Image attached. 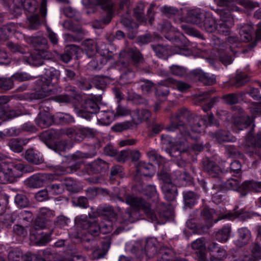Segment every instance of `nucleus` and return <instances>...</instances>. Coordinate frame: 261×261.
I'll list each match as a JSON object with an SVG mask.
<instances>
[{
    "mask_svg": "<svg viewBox=\"0 0 261 261\" xmlns=\"http://www.w3.org/2000/svg\"><path fill=\"white\" fill-rule=\"evenodd\" d=\"M111 199L124 202L129 205L132 207L140 210L142 209L146 216L152 222L159 223L162 219H167L170 215L171 212L168 207L163 203L159 201L155 204L154 207L153 205H151L142 198L127 195L124 201L119 196H114L111 197Z\"/></svg>",
    "mask_w": 261,
    "mask_h": 261,
    "instance_id": "obj_1",
    "label": "nucleus"
},
{
    "mask_svg": "<svg viewBox=\"0 0 261 261\" xmlns=\"http://www.w3.org/2000/svg\"><path fill=\"white\" fill-rule=\"evenodd\" d=\"M60 71L54 67L45 69L44 76L40 77L37 81L38 98H42L49 95H55L61 92V87H55L53 83L57 82L60 77Z\"/></svg>",
    "mask_w": 261,
    "mask_h": 261,
    "instance_id": "obj_2",
    "label": "nucleus"
},
{
    "mask_svg": "<svg viewBox=\"0 0 261 261\" xmlns=\"http://www.w3.org/2000/svg\"><path fill=\"white\" fill-rule=\"evenodd\" d=\"M193 114L186 108L179 109L175 114H172L170 117V124L166 127L170 132H176L177 134L185 137L189 135V129L187 124L181 119L185 118L187 123Z\"/></svg>",
    "mask_w": 261,
    "mask_h": 261,
    "instance_id": "obj_3",
    "label": "nucleus"
},
{
    "mask_svg": "<svg viewBox=\"0 0 261 261\" xmlns=\"http://www.w3.org/2000/svg\"><path fill=\"white\" fill-rule=\"evenodd\" d=\"M24 166L21 163L0 162V183L15 182L21 176V173L23 172Z\"/></svg>",
    "mask_w": 261,
    "mask_h": 261,
    "instance_id": "obj_4",
    "label": "nucleus"
},
{
    "mask_svg": "<svg viewBox=\"0 0 261 261\" xmlns=\"http://www.w3.org/2000/svg\"><path fill=\"white\" fill-rule=\"evenodd\" d=\"M75 225L83 229H86L93 236H96L99 233V225L96 218L92 215H81L74 219Z\"/></svg>",
    "mask_w": 261,
    "mask_h": 261,
    "instance_id": "obj_5",
    "label": "nucleus"
},
{
    "mask_svg": "<svg viewBox=\"0 0 261 261\" xmlns=\"http://www.w3.org/2000/svg\"><path fill=\"white\" fill-rule=\"evenodd\" d=\"M188 136H182L180 134H177L176 138L175 144L169 150V153L170 156L177 159L178 161L181 160V163H178V166H184L186 160L184 159V154L187 152L189 148L187 139Z\"/></svg>",
    "mask_w": 261,
    "mask_h": 261,
    "instance_id": "obj_6",
    "label": "nucleus"
},
{
    "mask_svg": "<svg viewBox=\"0 0 261 261\" xmlns=\"http://www.w3.org/2000/svg\"><path fill=\"white\" fill-rule=\"evenodd\" d=\"M107 13L105 17L100 20H96L94 22V27L96 29L103 28V25L109 24L115 13V5L112 0H101L97 5Z\"/></svg>",
    "mask_w": 261,
    "mask_h": 261,
    "instance_id": "obj_7",
    "label": "nucleus"
},
{
    "mask_svg": "<svg viewBox=\"0 0 261 261\" xmlns=\"http://www.w3.org/2000/svg\"><path fill=\"white\" fill-rule=\"evenodd\" d=\"M38 6L36 0H13L11 5V11L15 16H19L22 12V9L30 13L36 11Z\"/></svg>",
    "mask_w": 261,
    "mask_h": 261,
    "instance_id": "obj_8",
    "label": "nucleus"
},
{
    "mask_svg": "<svg viewBox=\"0 0 261 261\" xmlns=\"http://www.w3.org/2000/svg\"><path fill=\"white\" fill-rule=\"evenodd\" d=\"M39 11L41 17L38 14H33L27 16L26 23L29 29L37 30L42 23L46 21L47 14L46 0H42Z\"/></svg>",
    "mask_w": 261,
    "mask_h": 261,
    "instance_id": "obj_9",
    "label": "nucleus"
},
{
    "mask_svg": "<svg viewBox=\"0 0 261 261\" xmlns=\"http://www.w3.org/2000/svg\"><path fill=\"white\" fill-rule=\"evenodd\" d=\"M97 103L93 100L88 99L84 101L80 108L75 107V112L77 115L87 120H90L92 115L98 110Z\"/></svg>",
    "mask_w": 261,
    "mask_h": 261,
    "instance_id": "obj_10",
    "label": "nucleus"
},
{
    "mask_svg": "<svg viewBox=\"0 0 261 261\" xmlns=\"http://www.w3.org/2000/svg\"><path fill=\"white\" fill-rule=\"evenodd\" d=\"M46 102H42L39 106L40 112L35 119L36 124L44 128L51 125L54 122V116L48 112V108L46 107Z\"/></svg>",
    "mask_w": 261,
    "mask_h": 261,
    "instance_id": "obj_11",
    "label": "nucleus"
},
{
    "mask_svg": "<svg viewBox=\"0 0 261 261\" xmlns=\"http://www.w3.org/2000/svg\"><path fill=\"white\" fill-rule=\"evenodd\" d=\"M120 62L122 64H127L132 60L135 64L140 63L143 61V57L140 51L136 49L127 48L119 53Z\"/></svg>",
    "mask_w": 261,
    "mask_h": 261,
    "instance_id": "obj_12",
    "label": "nucleus"
},
{
    "mask_svg": "<svg viewBox=\"0 0 261 261\" xmlns=\"http://www.w3.org/2000/svg\"><path fill=\"white\" fill-rule=\"evenodd\" d=\"M55 177L51 174L39 173L34 174L25 181L26 185L32 188H37L43 186L47 180L53 181Z\"/></svg>",
    "mask_w": 261,
    "mask_h": 261,
    "instance_id": "obj_13",
    "label": "nucleus"
},
{
    "mask_svg": "<svg viewBox=\"0 0 261 261\" xmlns=\"http://www.w3.org/2000/svg\"><path fill=\"white\" fill-rule=\"evenodd\" d=\"M156 244L157 242L155 240H147L144 245V249H138L136 253L139 256L145 254L149 258L152 257L157 252Z\"/></svg>",
    "mask_w": 261,
    "mask_h": 261,
    "instance_id": "obj_14",
    "label": "nucleus"
},
{
    "mask_svg": "<svg viewBox=\"0 0 261 261\" xmlns=\"http://www.w3.org/2000/svg\"><path fill=\"white\" fill-rule=\"evenodd\" d=\"M101 79L98 76L90 77L88 79L81 78L76 81V85L82 90H87L91 89L92 85L95 86L97 88H100L101 87L99 84Z\"/></svg>",
    "mask_w": 261,
    "mask_h": 261,
    "instance_id": "obj_15",
    "label": "nucleus"
},
{
    "mask_svg": "<svg viewBox=\"0 0 261 261\" xmlns=\"http://www.w3.org/2000/svg\"><path fill=\"white\" fill-rule=\"evenodd\" d=\"M217 23L211 13L205 12L199 27L207 32L212 33L216 31Z\"/></svg>",
    "mask_w": 261,
    "mask_h": 261,
    "instance_id": "obj_16",
    "label": "nucleus"
},
{
    "mask_svg": "<svg viewBox=\"0 0 261 261\" xmlns=\"http://www.w3.org/2000/svg\"><path fill=\"white\" fill-rule=\"evenodd\" d=\"M205 121L204 119L201 118V117L193 115L191 118L189 119L187 126L189 130L191 129L194 132L200 133L204 128Z\"/></svg>",
    "mask_w": 261,
    "mask_h": 261,
    "instance_id": "obj_17",
    "label": "nucleus"
},
{
    "mask_svg": "<svg viewBox=\"0 0 261 261\" xmlns=\"http://www.w3.org/2000/svg\"><path fill=\"white\" fill-rule=\"evenodd\" d=\"M192 73L205 85H212L216 83V77L214 75H210L209 73L204 72L200 69H195L193 71Z\"/></svg>",
    "mask_w": 261,
    "mask_h": 261,
    "instance_id": "obj_18",
    "label": "nucleus"
},
{
    "mask_svg": "<svg viewBox=\"0 0 261 261\" xmlns=\"http://www.w3.org/2000/svg\"><path fill=\"white\" fill-rule=\"evenodd\" d=\"M242 188L245 191L242 193V196H245L248 192H261V181L246 180L242 184Z\"/></svg>",
    "mask_w": 261,
    "mask_h": 261,
    "instance_id": "obj_19",
    "label": "nucleus"
},
{
    "mask_svg": "<svg viewBox=\"0 0 261 261\" xmlns=\"http://www.w3.org/2000/svg\"><path fill=\"white\" fill-rule=\"evenodd\" d=\"M204 170L211 176L217 177L221 173L220 167L213 161L206 158L203 160Z\"/></svg>",
    "mask_w": 261,
    "mask_h": 261,
    "instance_id": "obj_20",
    "label": "nucleus"
},
{
    "mask_svg": "<svg viewBox=\"0 0 261 261\" xmlns=\"http://www.w3.org/2000/svg\"><path fill=\"white\" fill-rule=\"evenodd\" d=\"M191 247L193 249L197 250L196 253L199 259L204 261L206 258L205 250L206 246L204 244L203 238L198 239L191 243Z\"/></svg>",
    "mask_w": 261,
    "mask_h": 261,
    "instance_id": "obj_21",
    "label": "nucleus"
},
{
    "mask_svg": "<svg viewBox=\"0 0 261 261\" xmlns=\"http://www.w3.org/2000/svg\"><path fill=\"white\" fill-rule=\"evenodd\" d=\"M136 167L139 175L152 176L154 174V167L151 164L140 162L137 163Z\"/></svg>",
    "mask_w": 261,
    "mask_h": 261,
    "instance_id": "obj_22",
    "label": "nucleus"
},
{
    "mask_svg": "<svg viewBox=\"0 0 261 261\" xmlns=\"http://www.w3.org/2000/svg\"><path fill=\"white\" fill-rule=\"evenodd\" d=\"M211 136L219 143L234 142L236 140V138L230 132L223 130H220L216 133H212Z\"/></svg>",
    "mask_w": 261,
    "mask_h": 261,
    "instance_id": "obj_23",
    "label": "nucleus"
},
{
    "mask_svg": "<svg viewBox=\"0 0 261 261\" xmlns=\"http://www.w3.org/2000/svg\"><path fill=\"white\" fill-rule=\"evenodd\" d=\"M238 238L235 241V244L237 246L242 247L248 243L251 238V232L247 228L243 227L238 229Z\"/></svg>",
    "mask_w": 261,
    "mask_h": 261,
    "instance_id": "obj_24",
    "label": "nucleus"
},
{
    "mask_svg": "<svg viewBox=\"0 0 261 261\" xmlns=\"http://www.w3.org/2000/svg\"><path fill=\"white\" fill-rule=\"evenodd\" d=\"M253 119L248 116H244L235 120L233 125V129L236 132L247 128L253 122Z\"/></svg>",
    "mask_w": 261,
    "mask_h": 261,
    "instance_id": "obj_25",
    "label": "nucleus"
},
{
    "mask_svg": "<svg viewBox=\"0 0 261 261\" xmlns=\"http://www.w3.org/2000/svg\"><path fill=\"white\" fill-rule=\"evenodd\" d=\"M162 189L165 197L167 200L172 201L175 199L177 194V188L174 183L163 184Z\"/></svg>",
    "mask_w": 261,
    "mask_h": 261,
    "instance_id": "obj_26",
    "label": "nucleus"
},
{
    "mask_svg": "<svg viewBox=\"0 0 261 261\" xmlns=\"http://www.w3.org/2000/svg\"><path fill=\"white\" fill-rule=\"evenodd\" d=\"M116 114L112 111H100L97 115V120L99 123L102 125H108L114 120Z\"/></svg>",
    "mask_w": 261,
    "mask_h": 261,
    "instance_id": "obj_27",
    "label": "nucleus"
},
{
    "mask_svg": "<svg viewBox=\"0 0 261 261\" xmlns=\"http://www.w3.org/2000/svg\"><path fill=\"white\" fill-rule=\"evenodd\" d=\"M29 140L22 138H13L9 140L8 146L15 152H20L23 150V146L27 144Z\"/></svg>",
    "mask_w": 261,
    "mask_h": 261,
    "instance_id": "obj_28",
    "label": "nucleus"
},
{
    "mask_svg": "<svg viewBox=\"0 0 261 261\" xmlns=\"http://www.w3.org/2000/svg\"><path fill=\"white\" fill-rule=\"evenodd\" d=\"M27 41L35 48V50L46 48L47 45V39L43 36H32L27 39Z\"/></svg>",
    "mask_w": 261,
    "mask_h": 261,
    "instance_id": "obj_29",
    "label": "nucleus"
},
{
    "mask_svg": "<svg viewBox=\"0 0 261 261\" xmlns=\"http://www.w3.org/2000/svg\"><path fill=\"white\" fill-rule=\"evenodd\" d=\"M89 169L94 173H100L108 169V164L105 161L98 159L88 165Z\"/></svg>",
    "mask_w": 261,
    "mask_h": 261,
    "instance_id": "obj_30",
    "label": "nucleus"
},
{
    "mask_svg": "<svg viewBox=\"0 0 261 261\" xmlns=\"http://www.w3.org/2000/svg\"><path fill=\"white\" fill-rule=\"evenodd\" d=\"M252 27L249 24L240 25L239 34L240 40L244 42H249L252 39Z\"/></svg>",
    "mask_w": 261,
    "mask_h": 261,
    "instance_id": "obj_31",
    "label": "nucleus"
},
{
    "mask_svg": "<svg viewBox=\"0 0 261 261\" xmlns=\"http://www.w3.org/2000/svg\"><path fill=\"white\" fill-rule=\"evenodd\" d=\"M251 254L245 255V261H257L261 259V246L253 244L250 247Z\"/></svg>",
    "mask_w": 261,
    "mask_h": 261,
    "instance_id": "obj_32",
    "label": "nucleus"
},
{
    "mask_svg": "<svg viewBox=\"0 0 261 261\" xmlns=\"http://www.w3.org/2000/svg\"><path fill=\"white\" fill-rule=\"evenodd\" d=\"M204 16V14H202L197 10H191L188 12L187 19L189 22L196 24L200 27Z\"/></svg>",
    "mask_w": 261,
    "mask_h": 261,
    "instance_id": "obj_33",
    "label": "nucleus"
},
{
    "mask_svg": "<svg viewBox=\"0 0 261 261\" xmlns=\"http://www.w3.org/2000/svg\"><path fill=\"white\" fill-rule=\"evenodd\" d=\"M24 158L29 162L39 164L42 162V159L39 153L33 149L26 150Z\"/></svg>",
    "mask_w": 261,
    "mask_h": 261,
    "instance_id": "obj_34",
    "label": "nucleus"
},
{
    "mask_svg": "<svg viewBox=\"0 0 261 261\" xmlns=\"http://www.w3.org/2000/svg\"><path fill=\"white\" fill-rule=\"evenodd\" d=\"M183 198L185 205L188 208H191L196 203L199 196L193 192L187 191L183 193Z\"/></svg>",
    "mask_w": 261,
    "mask_h": 261,
    "instance_id": "obj_35",
    "label": "nucleus"
},
{
    "mask_svg": "<svg viewBox=\"0 0 261 261\" xmlns=\"http://www.w3.org/2000/svg\"><path fill=\"white\" fill-rule=\"evenodd\" d=\"M230 227L228 225L224 226L216 232V239L220 242H225L230 237Z\"/></svg>",
    "mask_w": 261,
    "mask_h": 261,
    "instance_id": "obj_36",
    "label": "nucleus"
},
{
    "mask_svg": "<svg viewBox=\"0 0 261 261\" xmlns=\"http://www.w3.org/2000/svg\"><path fill=\"white\" fill-rule=\"evenodd\" d=\"M83 45L89 57H92L97 52V44L93 40L88 39L85 40L83 42Z\"/></svg>",
    "mask_w": 261,
    "mask_h": 261,
    "instance_id": "obj_37",
    "label": "nucleus"
},
{
    "mask_svg": "<svg viewBox=\"0 0 261 261\" xmlns=\"http://www.w3.org/2000/svg\"><path fill=\"white\" fill-rule=\"evenodd\" d=\"M64 189L66 188L67 190L72 193H77L80 192L82 188L76 181L71 178H66L64 182Z\"/></svg>",
    "mask_w": 261,
    "mask_h": 261,
    "instance_id": "obj_38",
    "label": "nucleus"
},
{
    "mask_svg": "<svg viewBox=\"0 0 261 261\" xmlns=\"http://www.w3.org/2000/svg\"><path fill=\"white\" fill-rule=\"evenodd\" d=\"M158 176L159 178L163 181V184L175 182L176 180L178 179L177 177H175L174 172L171 174H170L168 172L165 170H161V171L158 173Z\"/></svg>",
    "mask_w": 261,
    "mask_h": 261,
    "instance_id": "obj_39",
    "label": "nucleus"
},
{
    "mask_svg": "<svg viewBox=\"0 0 261 261\" xmlns=\"http://www.w3.org/2000/svg\"><path fill=\"white\" fill-rule=\"evenodd\" d=\"M50 195H58L64 192V185L63 182L50 184L47 186Z\"/></svg>",
    "mask_w": 261,
    "mask_h": 261,
    "instance_id": "obj_40",
    "label": "nucleus"
},
{
    "mask_svg": "<svg viewBox=\"0 0 261 261\" xmlns=\"http://www.w3.org/2000/svg\"><path fill=\"white\" fill-rule=\"evenodd\" d=\"M224 186L228 190L237 191L240 189L241 195L242 193L245 192L242 188V185L240 186V181L236 179L229 178L224 183Z\"/></svg>",
    "mask_w": 261,
    "mask_h": 261,
    "instance_id": "obj_41",
    "label": "nucleus"
},
{
    "mask_svg": "<svg viewBox=\"0 0 261 261\" xmlns=\"http://www.w3.org/2000/svg\"><path fill=\"white\" fill-rule=\"evenodd\" d=\"M220 17L219 21L226 23L228 25H234L233 18L229 10H221L220 12Z\"/></svg>",
    "mask_w": 261,
    "mask_h": 261,
    "instance_id": "obj_42",
    "label": "nucleus"
},
{
    "mask_svg": "<svg viewBox=\"0 0 261 261\" xmlns=\"http://www.w3.org/2000/svg\"><path fill=\"white\" fill-rule=\"evenodd\" d=\"M27 62L31 65L38 66L44 64V60H42L35 51L29 57H25Z\"/></svg>",
    "mask_w": 261,
    "mask_h": 261,
    "instance_id": "obj_43",
    "label": "nucleus"
},
{
    "mask_svg": "<svg viewBox=\"0 0 261 261\" xmlns=\"http://www.w3.org/2000/svg\"><path fill=\"white\" fill-rule=\"evenodd\" d=\"M70 142L65 140H62L57 142L52 148L56 152L61 154V152L66 151L70 148Z\"/></svg>",
    "mask_w": 261,
    "mask_h": 261,
    "instance_id": "obj_44",
    "label": "nucleus"
},
{
    "mask_svg": "<svg viewBox=\"0 0 261 261\" xmlns=\"http://www.w3.org/2000/svg\"><path fill=\"white\" fill-rule=\"evenodd\" d=\"M13 87L14 83L12 77L10 78H0V90L7 91L12 89Z\"/></svg>",
    "mask_w": 261,
    "mask_h": 261,
    "instance_id": "obj_45",
    "label": "nucleus"
},
{
    "mask_svg": "<svg viewBox=\"0 0 261 261\" xmlns=\"http://www.w3.org/2000/svg\"><path fill=\"white\" fill-rule=\"evenodd\" d=\"M63 27L64 29L73 32H76L80 34L84 33V30L80 25H74L70 20H65L63 24Z\"/></svg>",
    "mask_w": 261,
    "mask_h": 261,
    "instance_id": "obj_46",
    "label": "nucleus"
},
{
    "mask_svg": "<svg viewBox=\"0 0 261 261\" xmlns=\"http://www.w3.org/2000/svg\"><path fill=\"white\" fill-rule=\"evenodd\" d=\"M257 145H261V133H258L255 137L249 135L246 140V145L251 148Z\"/></svg>",
    "mask_w": 261,
    "mask_h": 261,
    "instance_id": "obj_47",
    "label": "nucleus"
},
{
    "mask_svg": "<svg viewBox=\"0 0 261 261\" xmlns=\"http://www.w3.org/2000/svg\"><path fill=\"white\" fill-rule=\"evenodd\" d=\"M159 261H172L173 259V252L167 249H161L158 255Z\"/></svg>",
    "mask_w": 261,
    "mask_h": 261,
    "instance_id": "obj_48",
    "label": "nucleus"
},
{
    "mask_svg": "<svg viewBox=\"0 0 261 261\" xmlns=\"http://www.w3.org/2000/svg\"><path fill=\"white\" fill-rule=\"evenodd\" d=\"M14 27L10 24L5 25L0 28V38L6 40L12 34L14 31Z\"/></svg>",
    "mask_w": 261,
    "mask_h": 261,
    "instance_id": "obj_49",
    "label": "nucleus"
},
{
    "mask_svg": "<svg viewBox=\"0 0 261 261\" xmlns=\"http://www.w3.org/2000/svg\"><path fill=\"white\" fill-rule=\"evenodd\" d=\"M134 116L136 117L138 120L142 121L148 119L151 116V114L147 110H136L134 111Z\"/></svg>",
    "mask_w": 261,
    "mask_h": 261,
    "instance_id": "obj_50",
    "label": "nucleus"
},
{
    "mask_svg": "<svg viewBox=\"0 0 261 261\" xmlns=\"http://www.w3.org/2000/svg\"><path fill=\"white\" fill-rule=\"evenodd\" d=\"M152 48L159 58H166L168 55V49L165 46L158 44L153 45Z\"/></svg>",
    "mask_w": 261,
    "mask_h": 261,
    "instance_id": "obj_51",
    "label": "nucleus"
},
{
    "mask_svg": "<svg viewBox=\"0 0 261 261\" xmlns=\"http://www.w3.org/2000/svg\"><path fill=\"white\" fill-rule=\"evenodd\" d=\"M71 203L74 206H79L83 208L89 207L88 199L84 196H80L77 198H73L71 200Z\"/></svg>",
    "mask_w": 261,
    "mask_h": 261,
    "instance_id": "obj_52",
    "label": "nucleus"
},
{
    "mask_svg": "<svg viewBox=\"0 0 261 261\" xmlns=\"http://www.w3.org/2000/svg\"><path fill=\"white\" fill-rule=\"evenodd\" d=\"M233 25H228L227 23L219 21L217 24L216 31L220 34L227 36L230 34V28Z\"/></svg>",
    "mask_w": 261,
    "mask_h": 261,
    "instance_id": "obj_53",
    "label": "nucleus"
},
{
    "mask_svg": "<svg viewBox=\"0 0 261 261\" xmlns=\"http://www.w3.org/2000/svg\"><path fill=\"white\" fill-rule=\"evenodd\" d=\"M133 126V123L130 121H125L118 123L114 125L112 129L116 132H121L124 130L128 129Z\"/></svg>",
    "mask_w": 261,
    "mask_h": 261,
    "instance_id": "obj_54",
    "label": "nucleus"
},
{
    "mask_svg": "<svg viewBox=\"0 0 261 261\" xmlns=\"http://www.w3.org/2000/svg\"><path fill=\"white\" fill-rule=\"evenodd\" d=\"M249 80L248 75L238 74L236 75L235 82L233 85L237 88L242 87L248 82Z\"/></svg>",
    "mask_w": 261,
    "mask_h": 261,
    "instance_id": "obj_55",
    "label": "nucleus"
},
{
    "mask_svg": "<svg viewBox=\"0 0 261 261\" xmlns=\"http://www.w3.org/2000/svg\"><path fill=\"white\" fill-rule=\"evenodd\" d=\"M15 202L20 207H25L29 205L27 197L21 194H18L15 197Z\"/></svg>",
    "mask_w": 261,
    "mask_h": 261,
    "instance_id": "obj_56",
    "label": "nucleus"
},
{
    "mask_svg": "<svg viewBox=\"0 0 261 261\" xmlns=\"http://www.w3.org/2000/svg\"><path fill=\"white\" fill-rule=\"evenodd\" d=\"M35 198L40 202L50 199V194L48 190H47V187L46 189L38 192L35 195Z\"/></svg>",
    "mask_w": 261,
    "mask_h": 261,
    "instance_id": "obj_57",
    "label": "nucleus"
},
{
    "mask_svg": "<svg viewBox=\"0 0 261 261\" xmlns=\"http://www.w3.org/2000/svg\"><path fill=\"white\" fill-rule=\"evenodd\" d=\"M224 101L228 105H234L239 101V96L236 93L225 94L222 97Z\"/></svg>",
    "mask_w": 261,
    "mask_h": 261,
    "instance_id": "obj_58",
    "label": "nucleus"
},
{
    "mask_svg": "<svg viewBox=\"0 0 261 261\" xmlns=\"http://www.w3.org/2000/svg\"><path fill=\"white\" fill-rule=\"evenodd\" d=\"M22 252L18 248L10 251L8 257L9 261H20L22 257Z\"/></svg>",
    "mask_w": 261,
    "mask_h": 261,
    "instance_id": "obj_59",
    "label": "nucleus"
},
{
    "mask_svg": "<svg viewBox=\"0 0 261 261\" xmlns=\"http://www.w3.org/2000/svg\"><path fill=\"white\" fill-rule=\"evenodd\" d=\"M47 221L44 220L42 217H38L34 222L32 232L34 230H37L44 228L46 227Z\"/></svg>",
    "mask_w": 261,
    "mask_h": 261,
    "instance_id": "obj_60",
    "label": "nucleus"
},
{
    "mask_svg": "<svg viewBox=\"0 0 261 261\" xmlns=\"http://www.w3.org/2000/svg\"><path fill=\"white\" fill-rule=\"evenodd\" d=\"M55 216V212L53 211L46 207H42L40 210V217L47 222L50 218Z\"/></svg>",
    "mask_w": 261,
    "mask_h": 261,
    "instance_id": "obj_61",
    "label": "nucleus"
},
{
    "mask_svg": "<svg viewBox=\"0 0 261 261\" xmlns=\"http://www.w3.org/2000/svg\"><path fill=\"white\" fill-rule=\"evenodd\" d=\"M221 186H222V182L220 184H215L212 188L211 194L212 195V199L214 202H219V200L221 199V195L218 194L221 190Z\"/></svg>",
    "mask_w": 261,
    "mask_h": 261,
    "instance_id": "obj_62",
    "label": "nucleus"
},
{
    "mask_svg": "<svg viewBox=\"0 0 261 261\" xmlns=\"http://www.w3.org/2000/svg\"><path fill=\"white\" fill-rule=\"evenodd\" d=\"M231 2L236 3L239 5L243 6L244 8L249 9H252L258 6L256 3L251 2L249 0H230Z\"/></svg>",
    "mask_w": 261,
    "mask_h": 261,
    "instance_id": "obj_63",
    "label": "nucleus"
},
{
    "mask_svg": "<svg viewBox=\"0 0 261 261\" xmlns=\"http://www.w3.org/2000/svg\"><path fill=\"white\" fill-rule=\"evenodd\" d=\"M147 154L151 160L156 161L159 166H160L165 162L164 159L162 156L158 154L154 150H151L148 152Z\"/></svg>",
    "mask_w": 261,
    "mask_h": 261,
    "instance_id": "obj_64",
    "label": "nucleus"
}]
</instances>
